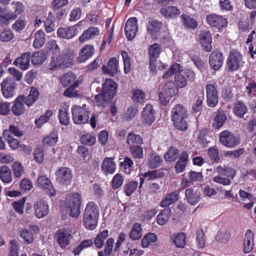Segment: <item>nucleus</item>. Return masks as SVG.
I'll return each mask as SVG.
<instances>
[{
    "label": "nucleus",
    "mask_w": 256,
    "mask_h": 256,
    "mask_svg": "<svg viewBox=\"0 0 256 256\" xmlns=\"http://www.w3.org/2000/svg\"><path fill=\"white\" fill-rule=\"evenodd\" d=\"M132 100L136 102H142L145 100V94L140 90L133 89L132 90Z\"/></svg>",
    "instance_id": "53"
},
{
    "label": "nucleus",
    "mask_w": 256,
    "mask_h": 256,
    "mask_svg": "<svg viewBox=\"0 0 256 256\" xmlns=\"http://www.w3.org/2000/svg\"><path fill=\"white\" fill-rule=\"evenodd\" d=\"M34 209L36 216L42 218L48 212V204L43 200H38L34 204Z\"/></svg>",
    "instance_id": "16"
},
{
    "label": "nucleus",
    "mask_w": 256,
    "mask_h": 256,
    "mask_svg": "<svg viewBox=\"0 0 256 256\" xmlns=\"http://www.w3.org/2000/svg\"><path fill=\"white\" fill-rule=\"evenodd\" d=\"M226 119V116L224 113H217L214 117L213 126L216 128H219L222 126Z\"/></svg>",
    "instance_id": "55"
},
{
    "label": "nucleus",
    "mask_w": 256,
    "mask_h": 256,
    "mask_svg": "<svg viewBox=\"0 0 256 256\" xmlns=\"http://www.w3.org/2000/svg\"><path fill=\"white\" fill-rule=\"evenodd\" d=\"M78 32L76 26L66 28L61 27L57 30V34L59 38L68 40L74 37Z\"/></svg>",
    "instance_id": "15"
},
{
    "label": "nucleus",
    "mask_w": 256,
    "mask_h": 256,
    "mask_svg": "<svg viewBox=\"0 0 256 256\" xmlns=\"http://www.w3.org/2000/svg\"><path fill=\"white\" fill-rule=\"evenodd\" d=\"M206 102L208 106H215L218 101V91L212 84H208L206 86Z\"/></svg>",
    "instance_id": "11"
},
{
    "label": "nucleus",
    "mask_w": 256,
    "mask_h": 256,
    "mask_svg": "<svg viewBox=\"0 0 256 256\" xmlns=\"http://www.w3.org/2000/svg\"><path fill=\"white\" fill-rule=\"evenodd\" d=\"M180 64L176 63L172 64L162 76L164 78H166L177 72H180Z\"/></svg>",
    "instance_id": "60"
},
{
    "label": "nucleus",
    "mask_w": 256,
    "mask_h": 256,
    "mask_svg": "<svg viewBox=\"0 0 256 256\" xmlns=\"http://www.w3.org/2000/svg\"><path fill=\"white\" fill-rule=\"evenodd\" d=\"M14 34L10 30H0V40L2 42H9L14 38Z\"/></svg>",
    "instance_id": "57"
},
{
    "label": "nucleus",
    "mask_w": 256,
    "mask_h": 256,
    "mask_svg": "<svg viewBox=\"0 0 256 256\" xmlns=\"http://www.w3.org/2000/svg\"><path fill=\"white\" fill-rule=\"evenodd\" d=\"M200 44L206 52H210L212 50V36L210 31L204 30L200 32L199 36Z\"/></svg>",
    "instance_id": "14"
},
{
    "label": "nucleus",
    "mask_w": 256,
    "mask_h": 256,
    "mask_svg": "<svg viewBox=\"0 0 256 256\" xmlns=\"http://www.w3.org/2000/svg\"><path fill=\"white\" fill-rule=\"evenodd\" d=\"M99 34L100 30L98 28L90 26L84 30L82 34L80 36L79 40L81 42H84L98 35Z\"/></svg>",
    "instance_id": "24"
},
{
    "label": "nucleus",
    "mask_w": 256,
    "mask_h": 256,
    "mask_svg": "<svg viewBox=\"0 0 256 256\" xmlns=\"http://www.w3.org/2000/svg\"><path fill=\"white\" fill-rule=\"evenodd\" d=\"M188 158V154L186 152H184L181 154L180 156L174 166L176 172H181L184 170Z\"/></svg>",
    "instance_id": "36"
},
{
    "label": "nucleus",
    "mask_w": 256,
    "mask_h": 256,
    "mask_svg": "<svg viewBox=\"0 0 256 256\" xmlns=\"http://www.w3.org/2000/svg\"><path fill=\"white\" fill-rule=\"evenodd\" d=\"M11 134H14L16 136H22V132L17 126H10L8 130H4L2 135L4 138H10V136H12Z\"/></svg>",
    "instance_id": "50"
},
{
    "label": "nucleus",
    "mask_w": 256,
    "mask_h": 256,
    "mask_svg": "<svg viewBox=\"0 0 256 256\" xmlns=\"http://www.w3.org/2000/svg\"><path fill=\"white\" fill-rule=\"evenodd\" d=\"M27 22L25 18H18L12 26V28L16 32H20L24 28Z\"/></svg>",
    "instance_id": "58"
},
{
    "label": "nucleus",
    "mask_w": 256,
    "mask_h": 256,
    "mask_svg": "<svg viewBox=\"0 0 256 256\" xmlns=\"http://www.w3.org/2000/svg\"><path fill=\"white\" fill-rule=\"evenodd\" d=\"M160 12L166 18H173L180 14V10L174 6L163 7L160 9Z\"/></svg>",
    "instance_id": "31"
},
{
    "label": "nucleus",
    "mask_w": 256,
    "mask_h": 256,
    "mask_svg": "<svg viewBox=\"0 0 256 256\" xmlns=\"http://www.w3.org/2000/svg\"><path fill=\"white\" fill-rule=\"evenodd\" d=\"M74 122L76 124H86L88 121L87 113H72Z\"/></svg>",
    "instance_id": "49"
},
{
    "label": "nucleus",
    "mask_w": 256,
    "mask_h": 256,
    "mask_svg": "<svg viewBox=\"0 0 256 256\" xmlns=\"http://www.w3.org/2000/svg\"><path fill=\"white\" fill-rule=\"evenodd\" d=\"M16 19V15L13 14L11 11L4 8H0V23L8 24L10 20Z\"/></svg>",
    "instance_id": "27"
},
{
    "label": "nucleus",
    "mask_w": 256,
    "mask_h": 256,
    "mask_svg": "<svg viewBox=\"0 0 256 256\" xmlns=\"http://www.w3.org/2000/svg\"><path fill=\"white\" fill-rule=\"evenodd\" d=\"M94 49L91 45H86L82 47L79 52V56L77 58V61L79 63L86 62L91 58L94 54Z\"/></svg>",
    "instance_id": "20"
},
{
    "label": "nucleus",
    "mask_w": 256,
    "mask_h": 256,
    "mask_svg": "<svg viewBox=\"0 0 256 256\" xmlns=\"http://www.w3.org/2000/svg\"><path fill=\"white\" fill-rule=\"evenodd\" d=\"M164 91L167 95L172 97L177 94L178 90L174 83L168 82L164 86Z\"/></svg>",
    "instance_id": "46"
},
{
    "label": "nucleus",
    "mask_w": 256,
    "mask_h": 256,
    "mask_svg": "<svg viewBox=\"0 0 256 256\" xmlns=\"http://www.w3.org/2000/svg\"><path fill=\"white\" fill-rule=\"evenodd\" d=\"M116 164L112 158H106L102 164V170L106 174H112L116 170Z\"/></svg>",
    "instance_id": "25"
},
{
    "label": "nucleus",
    "mask_w": 256,
    "mask_h": 256,
    "mask_svg": "<svg viewBox=\"0 0 256 256\" xmlns=\"http://www.w3.org/2000/svg\"><path fill=\"white\" fill-rule=\"evenodd\" d=\"M138 30V20L136 18H130L127 20L124 27V32L129 40H132L136 36Z\"/></svg>",
    "instance_id": "7"
},
{
    "label": "nucleus",
    "mask_w": 256,
    "mask_h": 256,
    "mask_svg": "<svg viewBox=\"0 0 256 256\" xmlns=\"http://www.w3.org/2000/svg\"><path fill=\"white\" fill-rule=\"evenodd\" d=\"M178 156L179 150L176 148L171 146L164 155V158L168 162H174L178 158Z\"/></svg>",
    "instance_id": "42"
},
{
    "label": "nucleus",
    "mask_w": 256,
    "mask_h": 256,
    "mask_svg": "<svg viewBox=\"0 0 256 256\" xmlns=\"http://www.w3.org/2000/svg\"><path fill=\"white\" fill-rule=\"evenodd\" d=\"M46 52L48 54L54 55L59 53L60 48L56 43V42L54 40H49L46 45Z\"/></svg>",
    "instance_id": "37"
},
{
    "label": "nucleus",
    "mask_w": 256,
    "mask_h": 256,
    "mask_svg": "<svg viewBox=\"0 0 256 256\" xmlns=\"http://www.w3.org/2000/svg\"><path fill=\"white\" fill-rule=\"evenodd\" d=\"M142 230L141 225L140 224H134L130 232V238L132 240L140 239L142 236Z\"/></svg>",
    "instance_id": "44"
},
{
    "label": "nucleus",
    "mask_w": 256,
    "mask_h": 256,
    "mask_svg": "<svg viewBox=\"0 0 256 256\" xmlns=\"http://www.w3.org/2000/svg\"><path fill=\"white\" fill-rule=\"evenodd\" d=\"M162 27L161 22L156 20H151L148 21V32L154 38L159 35L160 30Z\"/></svg>",
    "instance_id": "23"
},
{
    "label": "nucleus",
    "mask_w": 256,
    "mask_h": 256,
    "mask_svg": "<svg viewBox=\"0 0 256 256\" xmlns=\"http://www.w3.org/2000/svg\"><path fill=\"white\" fill-rule=\"evenodd\" d=\"M74 56L68 54H62L52 56L49 64L50 70L63 69L74 64Z\"/></svg>",
    "instance_id": "3"
},
{
    "label": "nucleus",
    "mask_w": 256,
    "mask_h": 256,
    "mask_svg": "<svg viewBox=\"0 0 256 256\" xmlns=\"http://www.w3.org/2000/svg\"><path fill=\"white\" fill-rule=\"evenodd\" d=\"M66 206L70 208L71 216H78L80 214V197L78 194H74L68 198Z\"/></svg>",
    "instance_id": "6"
},
{
    "label": "nucleus",
    "mask_w": 256,
    "mask_h": 256,
    "mask_svg": "<svg viewBox=\"0 0 256 256\" xmlns=\"http://www.w3.org/2000/svg\"><path fill=\"white\" fill-rule=\"evenodd\" d=\"M76 79V76L72 73H68L64 74L60 77V82L64 86H68L70 84L73 82Z\"/></svg>",
    "instance_id": "54"
},
{
    "label": "nucleus",
    "mask_w": 256,
    "mask_h": 256,
    "mask_svg": "<svg viewBox=\"0 0 256 256\" xmlns=\"http://www.w3.org/2000/svg\"><path fill=\"white\" fill-rule=\"evenodd\" d=\"M178 198V194L176 192H172L168 194L160 202V206L162 207H166L169 206Z\"/></svg>",
    "instance_id": "39"
},
{
    "label": "nucleus",
    "mask_w": 256,
    "mask_h": 256,
    "mask_svg": "<svg viewBox=\"0 0 256 256\" xmlns=\"http://www.w3.org/2000/svg\"><path fill=\"white\" fill-rule=\"evenodd\" d=\"M126 143L130 146L140 145L143 144V140L142 137L138 134L130 132L127 136Z\"/></svg>",
    "instance_id": "40"
},
{
    "label": "nucleus",
    "mask_w": 256,
    "mask_h": 256,
    "mask_svg": "<svg viewBox=\"0 0 256 256\" xmlns=\"http://www.w3.org/2000/svg\"><path fill=\"white\" fill-rule=\"evenodd\" d=\"M244 62L242 54L237 50L230 51L226 60V66L228 70L234 72L242 67Z\"/></svg>",
    "instance_id": "4"
},
{
    "label": "nucleus",
    "mask_w": 256,
    "mask_h": 256,
    "mask_svg": "<svg viewBox=\"0 0 256 256\" xmlns=\"http://www.w3.org/2000/svg\"><path fill=\"white\" fill-rule=\"evenodd\" d=\"M220 140L223 145L228 148L234 147L240 142L238 138L228 131H224L220 134Z\"/></svg>",
    "instance_id": "10"
},
{
    "label": "nucleus",
    "mask_w": 256,
    "mask_h": 256,
    "mask_svg": "<svg viewBox=\"0 0 256 256\" xmlns=\"http://www.w3.org/2000/svg\"><path fill=\"white\" fill-rule=\"evenodd\" d=\"M216 172L220 175L224 176L232 179L235 176V171L232 168L224 166H219L216 168Z\"/></svg>",
    "instance_id": "38"
},
{
    "label": "nucleus",
    "mask_w": 256,
    "mask_h": 256,
    "mask_svg": "<svg viewBox=\"0 0 256 256\" xmlns=\"http://www.w3.org/2000/svg\"><path fill=\"white\" fill-rule=\"evenodd\" d=\"M186 118L185 113H173L172 118L175 127L181 130H186L187 124L184 120Z\"/></svg>",
    "instance_id": "19"
},
{
    "label": "nucleus",
    "mask_w": 256,
    "mask_h": 256,
    "mask_svg": "<svg viewBox=\"0 0 256 256\" xmlns=\"http://www.w3.org/2000/svg\"><path fill=\"white\" fill-rule=\"evenodd\" d=\"M116 84L112 79L106 78L102 84L100 94L96 96L94 100L96 105L100 106L114 98L116 90Z\"/></svg>",
    "instance_id": "1"
},
{
    "label": "nucleus",
    "mask_w": 256,
    "mask_h": 256,
    "mask_svg": "<svg viewBox=\"0 0 256 256\" xmlns=\"http://www.w3.org/2000/svg\"><path fill=\"white\" fill-rule=\"evenodd\" d=\"M11 6L14 10L12 12L13 14L16 15V18L18 15L20 14L24 11V7L21 2L13 1L11 3Z\"/></svg>",
    "instance_id": "56"
},
{
    "label": "nucleus",
    "mask_w": 256,
    "mask_h": 256,
    "mask_svg": "<svg viewBox=\"0 0 256 256\" xmlns=\"http://www.w3.org/2000/svg\"><path fill=\"white\" fill-rule=\"evenodd\" d=\"M180 18L182 22L187 28L194 29L198 26L197 22L190 16L182 14Z\"/></svg>",
    "instance_id": "43"
},
{
    "label": "nucleus",
    "mask_w": 256,
    "mask_h": 256,
    "mask_svg": "<svg viewBox=\"0 0 256 256\" xmlns=\"http://www.w3.org/2000/svg\"><path fill=\"white\" fill-rule=\"evenodd\" d=\"M46 42V34L42 30H38L35 34V38L33 42V46L38 49L42 48Z\"/></svg>",
    "instance_id": "30"
},
{
    "label": "nucleus",
    "mask_w": 256,
    "mask_h": 256,
    "mask_svg": "<svg viewBox=\"0 0 256 256\" xmlns=\"http://www.w3.org/2000/svg\"><path fill=\"white\" fill-rule=\"evenodd\" d=\"M58 140V136L57 132H53L50 135L43 138L42 140V143L44 146L53 145L57 142Z\"/></svg>",
    "instance_id": "52"
},
{
    "label": "nucleus",
    "mask_w": 256,
    "mask_h": 256,
    "mask_svg": "<svg viewBox=\"0 0 256 256\" xmlns=\"http://www.w3.org/2000/svg\"><path fill=\"white\" fill-rule=\"evenodd\" d=\"M149 58H157L161 52V47L157 43H154L149 46L148 48Z\"/></svg>",
    "instance_id": "47"
},
{
    "label": "nucleus",
    "mask_w": 256,
    "mask_h": 256,
    "mask_svg": "<svg viewBox=\"0 0 256 256\" xmlns=\"http://www.w3.org/2000/svg\"><path fill=\"white\" fill-rule=\"evenodd\" d=\"M14 176L20 178L24 172V168L22 164L18 162H15L13 164L12 168Z\"/></svg>",
    "instance_id": "63"
},
{
    "label": "nucleus",
    "mask_w": 256,
    "mask_h": 256,
    "mask_svg": "<svg viewBox=\"0 0 256 256\" xmlns=\"http://www.w3.org/2000/svg\"><path fill=\"white\" fill-rule=\"evenodd\" d=\"M24 98V96H19L16 98L14 104L12 106V112H19L22 110Z\"/></svg>",
    "instance_id": "59"
},
{
    "label": "nucleus",
    "mask_w": 256,
    "mask_h": 256,
    "mask_svg": "<svg viewBox=\"0 0 256 256\" xmlns=\"http://www.w3.org/2000/svg\"><path fill=\"white\" fill-rule=\"evenodd\" d=\"M108 231L104 230L96 236L94 243L98 248H100L103 246L104 241L108 238Z\"/></svg>",
    "instance_id": "45"
},
{
    "label": "nucleus",
    "mask_w": 256,
    "mask_h": 256,
    "mask_svg": "<svg viewBox=\"0 0 256 256\" xmlns=\"http://www.w3.org/2000/svg\"><path fill=\"white\" fill-rule=\"evenodd\" d=\"M56 180L61 184H69L72 178L71 170L66 167L60 168L56 172Z\"/></svg>",
    "instance_id": "12"
},
{
    "label": "nucleus",
    "mask_w": 256,
    "mask_h": 256,
    "mask_svg": "<svg viewBox=\"0 0 256 256\" xmlns=\"http://www.w3.org/2000/svg\"><path fill=\"white\" fill-rule=\"evenodd\" d=\"M121 55L124 62V72L126 74H128L130 72V70L131 64L130 62V58L128 56V52L124 50H122L121 52Z\"/></svg>",
    "instance_id": "62"
},
{
    "label": "nucleus",
    "mask_w": 256,
    "mask_h": 256,
    "mask_svg": "<svg viewBox=\"0 0 256 256\" xmlns=\"http://www.w3.org/2000/svg\"><path fill=\"white\" fill-rule=\"evenodd\" d=\"M0 178L6 184L12 182V172L8 166H2L0 167Z\"/></svg>",
    "instance_id": "34"
},
{
    "label": "nucleus",
    "mask_w": 256,
    "mask_h": 256,
    "mask_svg": "<svg viewBox=\"0 0 256 256\" xmlns=\"http://www.w3.org/2000/svg\"><path fill=\"white\" fill-rule=\"evenodd\" d=\"M224 63L222 53L219 50H214L210 55L209 64L214 70H219Z\"/></svg>",
    "instance_id": "13"
},
{
    "label": "nucleus",
    "mask_w": 256,
    "mask_h": 256,
    "mask_svg": "<svg viewBox=\"0 0 256 256\" xmlns=\"http://www.w3.org/2000/svg\"><path fill=\"white\" fill-rule=\"evenodd\" d=\"M37 184L40 188L51 196H54L56 195V192L52 183L46 176H39L37 180Z\"/></svg>",
    "instance_id": "9"
},
{
    "label": "nucleus",
    "mask_w": 256,
    "mask_h": 256,
    "mask_svg": "<svg viewBox=\"0 0 256 256\" xmlns=\"http://www.w3.org/2000/svg\"><path fill=\"white\" fill-rule=\"evenodd\" d=\"M173 244L178 248H183L186 244V236L183 232L174 234L171 236Z\"/></svg>",
    "instance_id": "28"
},
{
    "label": "nucleus",
    "mask_w": 256,
    "mask_h": 256,
    "mask_svg": "<svg viewBox=\"0 0 256 256\" xmlns=\"http://www.w3.org/2000/svg\"><path fill=\"white\" fill-rule=\"evenodd\" d=\"M56 237L58 242L64 248L70 244L72 236L68 230H61L57 232Z\"/></svg>",
    "instance_id": "18"
},
{
    "label": "nucleus",
    "mask_w": 256,
    "mask_h": 256,
    "mask_svg": "<svg viewBox=\"0 0 256 256\" xmlns=\"http://www.w3.org/2000/svg\"><path fill=\"white\" fill-rule=\"evenodd\" d=\"M206 20L210 26L218 29L224 28L228 24V21L226 18L216 14H209L207 15Z\"/></svg>",
    "instance_id": "8"
},
{
    "label": "nucleus",
    "mask_w": 256,
    "mask_h": 256,
    "mask_svg": "<svg viewBox=\"0 0 256 256\" xmlns=\"http://www.w3.org/2000/svg\"><path fill=\"white\" fill-rule=\"evenodd\" d=\"M250 42L251 43L249 46V52L251 57L254 58V54H256V32L254 30H252L248 36L246 42V44Z\"/></svg>",
    "instance_id": "29"
},
{
    "label": "nucleus",
    "mask_w": 256,
    "mask_h": 256,
    "mask_svg": "<svg viewBox=\"0 0 256 256\" xmlns=\"http://www.w3.org/2000/svg\"><path fill=\"white\" fill-rule=\"evenodd\" d=\"M96 140L95 136L90 134H83L80 138L82 144L88 146L93 145L95 143Z\"/></svg>",
    "instance_id": "61"
},
{
    "label": "nucleus",
    "mask_w": 256,
    "mask_h": 256,
    "mask_svg": "<svg viewBox=\"0 0 256 256\" xmlns=\"http://www.w3.org/2000/svg\"><path fill=\"white\" fill-rule=\"evenodd\" d=\"M171 212L172 210L170 208L164 209L157 216V222L160 226L164 225L168 220Z\"/></svg>",
    "instance_id": "35"
},
{
    "label": "nucleus",
    "mask_w": 256,
    "mask_h": 256,
    "mask_svg": "<svg viewBox=\"0 0 256 256\" xmlns=\"http://www.w3.org/2000/svg\"><path fill=\"white\" fill-rule=\"evenodd\" d=\"M162 160L156 153H152L148 158V164L151 168H156L160 166Z\"/></svg>",
    "instance_id": "51"
},
{
    "label": "nucleus",
    "mask_w": 256,
    "mask_h": 256,
    "mask_svg": "<svg viewBox=\"0 0 256 256\" xmlns=\"http://www.w3.org/2000/svg\"><path fill=\"white\" fill-rule=\"evenodd\" d=\"M128 149L134 158L140 159L143 158V149L140 145H130Z\"/></svg>",
    "instance_id": "41"
},
{
    "label": "nucleus",
    "mask_w": 256,
    "mask_h": 256,
    "mask_svg": "<svg viewBox=\"0 0 256 256\" xmlns=\"http://www.w3.org/2000/svg\"><path fill=\"white\" fill-rule=\"evenodd\" d=\"M185 195L188 202L192 205H195L200 199L199 192L192 188L186 190Z\"/></svg>",
    "instance_id": "26"
},
{
    "label": "nucleus",
    "mask_w": 256,
    "mask_h": 256,
    "mask_svg": "<svg viewBox=\"0 0 256 256\" xmlns=\"http://www.w3.org/2000/svg\"><path fill=\"white\" fill-rule=\"evenodd\" d=\"M164 174L163 172H158V170H152L142 175L143 178H140V187L142 186L144 180H150L154 178H161L163 176Z\"/></svg>",
    "instance_id": "33"
},
{
    "label": "nucleus",
    "mask_w": 256,
    "mask_h": 256,
    "mask_svg": "<svg viewBox=\"0 0 256 256\" xmlns=\"http://www.w3.org/2000/svg\"><path fill=\"white\" fill-rule=\"evenodd\" d=\"M17 84L10 78H4L0 84L1 92L2 96L6 98L14 96Z\"/></svg>",
    "instance_id": "5"
},
{
    "label": "nucleus",
    "mask_w": 256,
    "mask_h": 256,
    "mask_svg": "<svg viewBox=\"0 0 256 256\" xmlns=\"http://www.w3.org/2000/svg\"><path fill=\"white\" fill-rule=\"evenodd\" d=\"M118 61L115 58H111L107 64L102 67V71L104 74L110 76H114L118 72Z\"/></svg>",
    "instance_id": "22"
},
{
    "label": "nucleus",
    "mask_w": 256,
    "mask_h": 256,
    "mask_svg": "<svg viewBox=\"0 0 256 256\" xmlns=\"http://www.w3.org/2000/svg\"><path fill=\"white\" fill-rule=\"evenodd\" d=\"M124 182V178L121 174H117L113 178L112 181V186L114 189L120 187Z\"/></svg>",
    "instance_id": "64"
},
{
    "label": "nucleus",
    "mask_w": 256,
    "mask_h": 256,
    "mask_svg": "<svg viewBox=\"0 0 256 256\" xmlns=\"http://www.w3.org/2000/svg\"><path fill=\"white\" fill-rule=\"evenodd\" d=\"M32 64L34 66H39L46 60V56L42 52H36L30 54Z\"/></svg>",
    "instance_id": "32"
},
{
    "label": "nucleus",
    "mask_w": 256,
    "mask_h": 256,
    "mask_svg": "<svg viewBox=\"0 0 256 256\" xmlns=\"http://www.w3.org/2000/svg\"><path fill=\"white\" fill-rule=\"evenodd\" d=\"M254 233L250 230L246 232L243 244V251L244 253H248L252 250L254 247Z\"/></svg>",
    "instance_id": "21"
},
{
    "label": "nucleus",
    "mask_w": 256,
    "mask_h": 256,
    "mask_svg": "<svg viewBox=\"0 0 256 256\" xmlns=\"http://www.w3.org/2000/svg\"><path fill=\"white\" fill-rule=\"evenodd\" d=\"M98 216L99 209L98 206L92 202H88L84 214L83 220L86 228L94 230L97 226Z\"/></svg>",
    "instance_id": "2"
},
{
    "label": "nucleus",
    "mask_w": 256,
    "mask_h": 256,
    "mask_svg": "<svg viewBox=\"0 0 256 256\" xmlns=\"http://www.w3.org/2000/svg\"><path fill=\"white\" fill-rule=\"evenodd\" d=\"M30 53L26 52L17 58L13 62V64L22 70H27L30 66Z\"/></svg>",
    "instance_id": "17"
},
{
    "label": "nucleus",
    "mask_w": 256,
    "mask_h": 256,
    "mask_svg": "<svg viewBox=\"0 0 256 256\" xmlns=\"http://www.w3.org/2000/svg\"><path fill=\"white\" fill-rule=\"evenodd\" d=\"M38 96V90L35 88H31L29 94L28 96L25 104L28 106H30L34 102L36 101Z\"/></svg>",
    "instance_id": "48"
}]
</instances>
